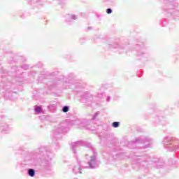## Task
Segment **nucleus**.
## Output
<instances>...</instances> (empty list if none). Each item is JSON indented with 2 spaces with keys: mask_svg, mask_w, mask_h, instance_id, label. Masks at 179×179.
Instances as JSON below:
<instances>
[{
  "mask_svg": "<svg viewBox=\"0 0 179 179\" xmlns=\"http://www.w3.org/2000/svg\"><path fill=\"white\" fill-rule=\"evenodd\" d=\"M112 127H113V128H118V127H120V122H113L112 124Z\"/></svg>",
  "mask_w": 179,
  "mask_h": 179,
  "instance_id": "nucleus-14",
  "label": "nucleus"
},
{
  "mask_svg": "<svg viewBox=\"0 0 179 179\" xmlns=\"http://www.w3.org/2000/svg\"><path fill=\"white\" fill-rule=\"evenodd\" d=\"M86 145V143L85 141H76L73 143H71V149L74 154H76V148H79V146H85Z\"/></svg>",
  "mask_w": 179,
  "mask_h": 179,
  "instance_id": "nucleus-8",
  "label": "nucleus"
},
{
  "mask_svg": "<svg viewBox=\"0 0 179 179\" xmlns=\"http://www.w3.org/2000/svg\"><path fill=\"white\" fill-rule=\"evenodd\" d=\"M66 131V129L65 128L64 123H62L55 127V129L54 130V137L57 139H61V138H62V136H61V134H64V132Z\"/></svg>",
  "mask_w": 179,
  "mask_h": 179,
  "instance_id": "nucleus-5",
  "label": "nucleus"
},
{
  "mask_svg": "<svg viewBox=\"0 0 179 179\" xmlns=\"http://www.w3.org/2000/svg\"><path fill=\"white\" fill-rule=\"evenodd\" d=\"M78 164L77 166H75L73 168V171L75 173V174H78V173H80V174H82V171H81V169H80V162H79L78 160H77Z\"/></svg>",
  "mask_w": 179,
  "mask_h": 179,
  "instance_id": "nucleus-9",
  "label": "nucleus"
},
{
  "mask_svg": "<svg viewBox=\"0 0 179 179\" xmlns=\"http://www.w3.org/2000/svg\"><path fill=\"white\" fill-rule=\"evenodd\" d=\"M71 20H76V15H66V22H71Z\"/></svg>",
  "mask_w": 179,
  "mask_h": 179,
  "instance_id": "nucleus-10",
  "label": "nucleus"
},
{
  "mask_svg": "<svg viewBox=\"0 0 179 179\" xmlns=\"http://www.w3.org/2000/svg\"><path fill=\"white\" fill-rule=\"evenodd\" d=\"M99 114H100V113L96 112L95 113L92 117V120H96V118H97V117H99Z\"/></svg>",
  "mask_w": 179,
  "mask_h": 179,
  "instance_id": "nucleus-15",
  "label": "nucleus"
},
{
  "mask_svg": "<svg viewBox=\"0 0 179 179\" xmlns=\"http://www.w3.org/2000/svg\"><path fill=\"white\" fill-rule=\"evenodd\" d=\"M74 179H78V178H74Z\"/></svg>",
  "mask_w": 179,
  "mask_h": 179,
  "instance_id": "nucleus-27",
  "label": "nucleus"
},
{
  "mask_svg": "<svg viewBox=\"0 0 179 179\" xmlns=\"http://www.w3.org/2000/svg\"><path fill=\"white\" fill-rule=\"evenodd\" d=\"M27 173L29 177H34L36 176V171L33 169H29Z\"/></svg>",
  "mask_w": 179,
  "mask_h": 179,
  "instance_id": "nucleus-11",
  "label": "nucleus"
},
{
  "mask_svg": "<svg viewBox=\"0 0 179 179\" xmlns=\"http://www.w3.org/2000/svg\"><path fill=\"white\" fill-rule=\"evenodd\" d=\"M177 6H178V3H175V7L177 8Z\"/></svg>",
  "mask_w": 179,
  "mask_h": 179,
  "instance_id": "nucleus-21",
  "label": "nucleus"
},
{
  "mask_svg": "<svg viewBox=\"0 0 179 179\" xmlns=\"http://www.w3.org/2000/svg\"><path fill=\"white\" fill-rule=\"evenodd\" d=\"M147 143L148 145L144 146L145 148H150V145L152 142V139L149 138H145L144 139H141V138H136L135 141H132L131 143L135 144V143Z\"/></svg>",
  "mask_w": 179,
  "mask_h": 179,
  "instance_id": "nucleus-6",
  "label": "nucleus"
},
{
  "mask_svg": "<svg viewBox=\"0 0 179 179\" xmlns=\"http://www.w3.org/2000/svg\"><path fill=\"white\" fill-rule=\"evenodd\" d=\"M169 5L170 8H173V3H169Z\"/></svg>",
  "mask_w": 179,
  "mask_h": 179,
  "instance_id": "nucleus-17",
  "label": "nucleus"
},
{
  "mask_svg": "<svg viewBox=\"0 0 179 179\" xmlns=\"http://www.w3.org/2000/svg\"><path fill=\"white\" fill-rule=\"evenodd\" d=\"M163 143L164 147L166 149L169 150L171 152H173V150H178L179 149L178 144L176 141H173V138L171 137H166L164 139Z\"/></svg>",
  "mask_w": 179,
  "mask_h": 179,
  "instance_id": "nucleus-2",
  "label": "nucleus"
},
{
  "mask_svg": "<svg viewBox=\"0 0 179 179\" xmlns=\"http://www.w3.org/2000/svg\"><path fill=\"white\" fill-rule=\"evenodd\" d=\"M149 157H142L136 160L137 164L143 166V167H148V162H149Z\"/></svg>",
  "mask_w": 179,
  "mask_h": 179,
  "instance_id": "nucleus-7",
  "label": "nucleus"
},
{
  "mask_svg": "<svg viewBox=\"0 0 179 179\" xmlns=\"http://www.w3.org/2000/svg\"><path fill=\"white\" fill-rule=\"evenodd\" d=\"M72 125H75L76 128H87L89 129L90 128V124H92V121L87 120V119H83V120H73L71 122Z\"/></svg>",
  "mask_w": 179,
  "mask_h": 179,
  "instance_id": "nucleus-4",
  "label": "nucleus"
},
{
  "mask_svg": "<svg viewBox=\"0 0 179 179\" xmlns=\"http://www.w3.org/2000/svg\"><path fill=\"white\" fill-rule=\"evenodd\" d=\"M1 131H6V129H1Z\"/></svg>",
  "mask_w": 179,
  "mask_h": 179,
  "instance_id": "nucleus-24",
  "label": "nucleus"
},
{
  "mask_svg": "<svg viewBox=\"0 0 179 179\" xmlns=\"http://www.w3.org/2000/svg\"><path fill=\"white\" fill-rule=\"evenodd\" d=\"M110 99H111V98H110V96H108L107 99H106V101H110Z\"/></svg>",
  "mask_w": 179,
  "mask_h": 179,
  "instance_id": "nucleus-19",
  "label": "nucleus"
},
{
  "mask_svg": "<svg viewBox=\"0 0 179 179\" xmlns=\"http://www.w3.org/2000/svg\"><path fill=\"white\" fill-rule=\"evenodd\" d=\"M50 155V152H47L44 147L38 150L36 152L32 155L31 159L33 161L34 166H36L37 163H40V162H43V160H46L43 167H45V170H50V169H51V158H50V155Z\"/></svg>",
  "mask_w": 179,
  "mask_h": 179,
  "instance_id": "nucleus-1",
  "label": "nucleus"
},
{
  "mask_svg": "<svg viewBox=\"0 0 179 179\" xmlns=\"http://www.w3.org/2000/svg\"><path fill=\"white\" fill-rule=\"evenodd\" d=\"M22 68H23L24 69H26V66L24 65V66H22Z\"/></svg>",
  "mask_w": 179,
  "mask_h": 179,
  "instance_id": "nucleus-22",
  "label": "nucleus"
},
{
  "mask_svg": "<svg viewBox=\"0 0 179 179\" xmlns=\"http://www.w3.org/2000/svg\"><path fill=\"white\" fill-rule=\"evenodd\" d=\"M88 29H90V27H88Z\"/></svg>",
  "mask_w": 179,
  "mask_h": 179,
  "instance_id": "nucleus-25",
  "label": "nucleus"
},
{
  "mask_svg": "<svg viewBox=\"0 0 179 179\" xmlns=\"http://www.w3.org/2000/svg\"><path fill=\"white\" fill-rule=\"evenodd\" d=\"M62 111H63V113H68V111H69V106H64L62 108Z\"/></svg>",
  "mask_w": 179,
  "mask_h": 179,
  "instance_id": "nucleus-13",
  "label": "nucleus"
},
{
  "mask_svg": "<svg viewBox=\"0 0 179 179\" xmlns=\"http://www.w3.org/2000/svg\"><path fill=\"white\" fill-rule=\"evenodd\" d=\"M32 2H37V0H33Z\"/></svg>",
  "mask_w": 179,
  "mask_h": 179,
  "instance_id": "nucleus-23",
  "label": "nucleus"
},
{
  "mask_svg": "<svg viewBox=\"0 0 179 179\" xmlns=\"http://www.w3.org/2000/svg\"><path fill=\"white\" fill-rule=\"evenodd\" d=\"M157 166L158 169H160V167H162V166H163V165H159V164H157Z\"/></svg>",
  "mask_w": 179,
  "mask_h": 179,
  "instance_id": "nucleus-20",
  "label": "nucleus"
},
{
  "mask_svg": "<svg viewBox=\"0 0 179 179\" xmlns=\"http://www.w3.org/2000/svg\"><path fill=\"white\" fill-rule=\"evenodd\" d=\"M106 13H108V15H110V13H113V10L111 8L106 9Z\"/></svg>",
  "mask_w": 179,
  "mask_h": 179,
  "instance_id": "nucleus-16",
  "label": "nucleus"
},
{
  "mask_svg": "<svg viewBox=\"0 0 179 179\" xmlns=\"http://www.w3.org/2000/svg\"><path fill=\"white\" fill-rule=\"evenodd\" d=\"M168 1H171V0H168Z\"/></svg>",
  "mask_w": 179,
  "mask_h": 179,
  "instance_id": "nucleus-26",
  "label": "nucleus"
},
{
  "mask_svg": "<svg viewBox=\"0 0 179 179\" xmlns=\"http://www.w3.org/2000/svg\"><path fill=\"white\" fill-rule=\"evenodd\" d=\"M87 148H92V144L91 143H87Z\"/></svg>",
  "mask_w": 179,
  "mask_h": 179,
  "instance_id": "nucleus-18",
  "label": "nucleus"
},
{
  "mask_svg": "<svg viewBox=\"0 0 179 179\" xmlns=\"http://www.w3.org/2000/svg\"><path fill=\"white\" fill-rule=\"evenodd\" d=\"M94 155L90 157V159L87 162V166L86 169H97L100 164V162L97 160V153L94 150H92Z\"/></svg>",
  "mask_w": 179,
  "mask_h": 179,
  "instance_id": "nucleus-3",
  "label": "nucleus"
},
{
  "mask_svg": "<svg viewBox=\"0 0 179 179\" xmlns=\"http://www.w3.org/2000/svg\"><path fill=\"white\" fill-rule=\"evenodd\" d=\"M34 110H35L36 113H37L38 114H40V113H41L43 109L41 108V107H40L38 106H35Z\"/></svg>",
  "mask_w": 179,
  "mask_h": 179,
  "instance_id": "nucleus-12",
  "label": "nucleus"
}]
</instances>
